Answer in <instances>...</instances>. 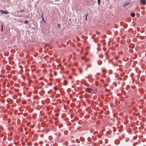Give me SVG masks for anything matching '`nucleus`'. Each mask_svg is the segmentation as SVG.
I'll use <instances>...</instances> for the list:
<instances>
[{
    "label": "nucleus",
    "instance_id": "1",
    "mask_svg": "<svg viewBox=\"0 0 146 146\" xmlns=\"http://www.w3.org/2000/svg\"><path fill=\"white\" fill-rule=\"evenodd\" d=\"M0 13L3 14H7L9 13V12L6 11L1 10L0 11Z\"/></svg>",
    "mask_w": 146,
    "mask_h": 146
},
{
    "label": "nucleus",
    "instance_id": "2",
    "mask_svg": "<svg viewBox=\"0 0 146 146\" xmlns=\"http://www.w3.org/2000/svg\"><path fill=\"white\" fill-rule=\"evenodd\" d=\"M141 3L143 5H145L146 3V1L145 0H140Z\"/></svg>",
    "mask_w": 146,
    "mask_h": 146
},
{
    "label": "nucleus",
    "instance_id": "3",
    "mask_svg": "<svg viewBox=\"0 0 146 146\" xmlns=\"http://www.w3.org/2000/svg\"><path fill=\"white\" fill-rule=\"evenodd\" d=\"M130 2H125L123 5V7H125L126 6H127L129 5L130 4Z\"/></svg>",
    "mask_w": 146,
    "mask_h": 146
},
{
    "label": "nucleus",
    "instance_id": "4",
    "mask_svg": "<svg viewBox=\"0 0 146 146\" xmlns=\"http://www.w3.org/2000/svg\"><path fill=\"white\" fill-rule=\"evenodd\" d=\"M86 90L88 92L90 93L92 91V90L91 88H87L86 89Z\"/></svg>",
    "mask_w": 146,
    "mask_h": 146
},
{
    "label": "nucleus",
    "instance_id": "5",
    "mask_svg": "<svg viewBox=\"0 0 146 146\" xmlns=\"http://www.w3.org/2000/svg\"><path fill=\"white\" fill-rule=\"evenodd\" d=\"M131 15L132 17H134L135 16V14L134 13L132 12L131 13Z\"/></svg>",
    "mask_w": 146,
    "mask_h": 146
},
{
    "label": "nucleus",
    "instance_id": "6",
    "mask_svg": "<svg viewBox=\"0 0 146 146\" xmlns=\"http://www.w3.org/2000/svg\"><path fill=\"white\" fill-rule=\"evenodd\" d=\"M102 63V61L99 60L98 62V63L99 65H101Z\"/></svg>",
    "mask_w": 146,
    "mask_h": 146
},
{
    "label": "nucleus",
    "instance_id": "7",
    "mask_svg": "<svg viewBox=\"0 0 146 146\" xmlns=\"http://www.w3.org/2000/svg\"><path fill=\"white\" fill-rule=\"evenodd\" d=\"M101 1V0H98V2L99 5H100Z\"/></svg>",
    "mask_w": 146,
    "mask_h": 146
},
{
    "label": "nucleus",
    "instance_id": "8",
    "mask_svg": "<svg viewBox=\"0 0 146 146\" xmlns=\"http://www.w3.org/2000/svg\"><path fill=\"white\" fill-rule=\"evenodd\" d=\"M1 31L2 32L3 31V25H1Z\"/></svg>",
    "mask_w": 146,
    "mask_h": 146
},
{
    "label": "nucleus",
    "instance_id": "9",
    "mask_svg": "<svg viewBox=\"0 0 146 146\" xmlns=\"http://www.w3.org/2000/svg\"><path fill=\"white\" fill-rule=\"evenodd\" d=\"M88 15V14H86L85 15V19L86 20H87V16Z\"/></svg>",
    "mask_w": 146,
    "mask_h": 146
},
{
    "label": "nucleus",
    "instance_id": "10",
    "mask_svg": "<svg viewBox=\"0 0 146 146\" xmlns=\"http://www.w3.org/2000/svg\"><path fill=\"white\" fill-rule=\"evenodd\" d=\"M24 23L25 24H28V21L27 20H25V21H24Z\"/></svg>",
    "mask_w": 146,
    "mask_h": 146
},
{
    "label": "nucleus",
    "instance_id": "11",
    "mask_svg": "<svg viewBox=\"0 0 146 146\" xmlns=\"http://www.w3.org/2000/svg\"><path fill=\"white\" fill-rule=\"evenodd\" d=\"M141 9H145V7L144 6H141Z\"/></svg>",
    "mask_w": 146,
    "mask_h": 146
},
{
    "label": "nucleus",
    "instance_id": "12",
    "mask_svg": "<svg viewBox=\"0 0 146 146\" xmlns=\"http://www.w3.org/2000/svg\"><path fill=\"white\" fill-rule=\"evenodd\" d=\"M58 27L60 29V24H58L57 25Z\"/></svg>",
    "mask_w": 146,
    "mask_h": 146
},
{
    "label": "nucleus",
    "instance_id": "13",
    "mask_svg": "<svg viewBox=\"0 0 146 146\" xmlns=\"http://www.w3.org/2000/svg\"><path fill=\"white\" fill-rule=\"evenodd\" d=\"M42 20L44 22V23H45L46 22V21L44 20V18H42Z\"/></svg>",
    "mask_w": 146,
    "mask_h": 146
},
{
    "label": "nucleus",
    "instance_id": "14",
    "mask_svg": "<svg viewBox=\"0 0 146 146\" xmlns=\"http://www.w3.org/2000/svg\"><path fill=\"white\" fill-rule=\"evenodd\" d=\"M102 72H106V70L105 69H103L102 70Z\"/></svg>",
    "mask_w": 146,
    "mask_h": 146
},
{
    "label": "nucleus",
    "instance_id": "15",
    "mask_svg": "<svg viewBox=\"0 0 146 146\" xmlns=\"http://www.w3.org/2000/svg\"><path fill=\"white\" fill-rule=\"evenodd\" d=\"M67 82L66 81H64V85H66L67 84Z\"/></svg>",
    "mask_w": 146,
    "mask_h": 146
},
{
    "label": "nucleus",
    "instance_id": "16",
    "mask_svg": "<svg viewBox=\"0 0 146 146\" xmlns=\"http://www.w3.org/2000/svg\"><path fill=\"white\" fill-rule=\"evenodd\" d=\"M41 17L42 18H44L43 17V15L42 13V14L41 16Z\"/></svg>",
    "mask_w": 146,
    "mask_h": 146
},
{
    "label": "nucleus",
    "instance_id": "17",
    "mask_svg": "<svg viewBox=\"0 0 146 146\" xmlns=\"http://www.w3.org/2000/svg\"><path fill=\"white\" fill-rule=\"evenodd\" d=\"M23 11H24V10H21L20 11V12H23Z\"/></svg>",
    "mask_w": 146,
    "mask_h": 146
},
{
    "label": "nucleus",
    "instance_id": "18",
    "mask_svg": "<svg viewBox=\"0 0 146 146\" xmlns=\"http://www.w3.org/2000/svg\"><path fill=\"white\" fill-rule=\"evenodd\" d=\"M54 89L55 90H57V88H54Z\"/></svg>",
    "mask_w": 146,
    "mask_h": 146
},
{
    "label": "nucleus",
    "instance_id": "19",
    "mask_svg": "<svg viewBox=\"0 0 146 146\" xmlns=\"http://www.w3.org/2000/svg\"><path fill=\"white\" fill-rule=\"evenodd\" d=\"M113 130L114 131V129H113Z\"/></svg>",
    "mask_w": 146,
    "mask_h": 146
},
{
    "label": "nucleus",
    "instance_id": "20",
    "mask_svg": "<svg viewBox=\"0 0 146 146\" xmlns=\"http://www.w3.org/2000/svg\"><path fill=\"white\" fill-rule=\"evenodd\" d=\"M82 59H84V58H83V57H82Z\"/></svg>",
    "mask_w": 146,
    "mask_h": 146
},
{
    "label": "nucleus",
    "instance_id": "21",
    "mask_svg": "<svg viewBox=\"0 0 146 146\" xmlns=\"http://www.w3.org/2000/svg\"><path fill=\"white\" fill-rule=\"evenodd\" d=\"M40 136H41V137H42V135H40Z\"/></svg>",
    "mask_w": 146,
    "mask_h": 146
},
{
    "label": "nucleus",
    "instance_id": "22",
    "mask_svg": "<svg viewBox=\"0 0 146 146\" xmlns=\"http://www.w3.org/2000/svg\"><path fill=\"white\" fill-rule=\"evenodd\" d=\"M112 128H115V127H113Z\"/></svg>",
    "mask_w": 146,
    "mask_h": 146
},
{
    "label": "nucleus",
    "instance_id": "23",
    "mask_svg": "<svg viewBox=\"0 0 146 146\" xmlns=\"http://www.w3.org/2000/svg\"><path fill=\"white\" fill-rule=\"evenodd\" d=\"M90 66V65H89V66Z\"/></svg>",
    "mask_w": 146,
    "mask_h": 146
},
{
    "label": "nucleus",
    "instance_id": "24",
    "mask_svg": "<svg viewBox=\"0 0 146 146\" xmlns=\"http://www.w3.org/2000/svg\"><path fill=\"white\" fill-rule=\"evenodd\" d=\"M145 72H146V70L145 71Z\"/></svg>",
    "mask_w": 146,
    "mask_h": 146
},
{
    "label": "nucleus",
    "instance_id": "25",
    "mask_svg": "<svg viewBox=\"0 0 146 146\" xmlns=\"http://www.w3.org/2000/svg\"><path fill=\"white\" fill-rule=\"evenodd\" d=\"M145 55H146V53H145Z\"/></svg>",
    "mask_w": 146,
    "mask_h": 146
},
{
    "label": "nucleus",
    "instance_id": "26",
    "mask_svg": "<svg viewBox=\"0 0 146 146\" xmlns=\"http://www.w3.org/2000/svg\"><path fill=\"white\" fill-rule=\"evenodd\" d=\"M97 74H99L97 73Z\"/></svg>",
    "mask_w": 146,
    "mask_h": 146
},
{
    "label": "nucleus",
    "instance_id": "27",
    "mask_svg": "<svg viewBox=\"0 0 146 146\" xmlns=\"http://www.w3.org/2000/svg\"><path fill=\"white\" fill-rule=\"evenodd\" d=\"M74 146V145H73V146Z\"/></svg>",
    "mask_w": 146,
    "mask_h": 146
}]
</instances>
